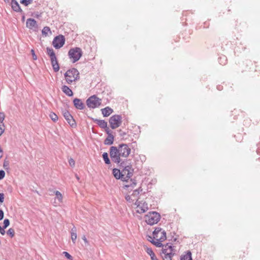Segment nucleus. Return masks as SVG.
Masks as SVG:
<instances>
[{
    "mask_svg": "<svg viewBox=\"0 0 260 260\" xmlns=\"http://www.w3.org/2000/svg\"><path fill=\"white\" fill-rule=\"evenodd\" d=\"M120 166L124 168L122 171L120 172L119 169L115 168L113 170V174L116 179H121L123 181H126L127 184L124 185V188L132 190L136 186L137 182L135 180L131 179L129 183L126 178L128 179L133 176L134 169L131 166H126L124 162H121Z\"/></svg>",
    "mask_w": 260,
    "mask_h": 260,
    "instance_id": "1",
    "label": "nucleus"
},
{
    "mask_svg": "<svg viewBox=\"0 0 260 260\" xmlns=\"http://www.w3.org/2000/svg\"><path fill=\"white\" fill-rule=\"evenodd\" d=\"M68 84H71L73 82L80 79L79 72L75 68L68 70L64 75Z\"/></svg>",
    "mask_w": 260,
    "mask_h": 260,
    "instance_id": "2",
    "label": "nucleus"
},
{
    "mask_svg": "<svg viewBox=\"0 0 260 260\" xmlns=\"http://www.w3.org/2000/svg\"><path fill=\"white\" fill-rule=\"evenodd\" d=\"M110 156L112 161L117 164L123 162L121 154L117 147L111 146L110 148Z\"/></svg>",
    "mask_w": 260,
    "mask_h": 260,
    "instance_id": "3",
    "label": "nucleus"
},
{
    "mask_svg": "<svg viewBox=\"0 0 260 260\" xmlns=\"http://www.w3.org/2000/svg\"><path fill=\"white\" fill-rule=\"evenodd\" d=\"M160 214L156 212H150L145 216L146 222L150 225L157 223L160 220Z\"/></svg>",
    "mask_w": 260,
    "mask_h": 260,
    "instance_id": "4",
    "label": "nucleus"
},
{
    "mask_svg": "<svg viewBox=\"0 0 260 260\" xmlns=\"http://www.w3.org/2000/svg\"><path fill=\"white\" fill-rule=\"evenodd\" d=\"M68 55L70 58L72 59V62L74 63L79 60L82 55V51L81 48L75 47L69 50Z\"/></svg>",
    "mask_w": 260,
    "mask_h": 260,
    "instance_id": "5",
    "label": "nucleus"
},
{
    "mask_svg": "<svg viewBox=\"0 0 260 260\" xmlns=\"http://www.w3.org/2000/svg\"><path fill=\"white\" fill-rule=\"evenodd\" d=\"M101 102L102 100L95 95L90 96L86 100L87 106L89 108L93 109L99 107L101 104Z\"/></svg>",
    "mask_w": 260,
    "mask_h": 260,
    "instance_id": "6",
    "label": "nucleus"
},
{
    "mask_svg": "<svg viewBox=\"0 0 260 260\" xmlns=\"http://www.w3.org/2000/svg\"><path fill=\"white\" fill-rule=\"evenodd\" d=\"M109 123L112 129L118 127L122 123V117L119 115H114L109 119Z\"/></svg>",
    "mask_w": 260,
    "mask_h": 260,
    "instance_id": "7",
    "label": "nucleus"
},
{
    "mask_svg": "<svg viewBox=\"0 0 260 260\" xmlns=\"http://www.w3.org/2000/svg\"><path fill=\"white\" fill-rule=\"evenodd\" d=\"M153 235L154 239L161 241H165L167 238L166 232L159 228H155L153 232Z\"/></svg>",
    "mask_w": 260,
    "mask_h": 260,
    "instance_id": "8",
    "label": "nucleus"
},
{
    "mask_svg": "<svg viewBox=\"0 0 260 260\" xmlns=\"http://www.w3.org/2000/svg\"><path fill=\"white\" fill-rule=\"evenodd\" d=\"M120 151L121 157L126 158L131 153V148L126 144H121L117 147Z\"/></svg>",
    "mask_w": 260,
    "mask_h": 260,
    "instance_id": "9",
    "label": "nucleus"
},
{
    "mask_svg": "<svg viewBox=\"0 0 260 260\" xmlns=\"http://www.w3.org/2000/svg\"><path fill=\"white\" fill-rule=\"evenodd\" d=\"M65 38L63 35L55 37L52 42V45L56 49H59L64 44Z\"/></svg>",
    "mask_w": 260,
    "mask_h": 260,
    "instance_id": "10",
    "label": "nucleus"
},
{
    "mask_svg": "<svg viewBox=\"0 0 260 260\" xmlns=\"http://www.w3.org/2000/svg\"><path fill=\"white\" fill-rule=\"evenodd\" d=\"M63 115L64 118L71 127H75L76 126V123L75 122V120L73 118V117L69 113V112L66 111L64 112H63Z\"/></svg>",
    "mask_w": 260,
    "mask_h": 260,
    "instance_id": "11",
    "label": "nucleus"
},
{
    "mask_svg": "<svg viewBox=\"0 0 260 260\" xmlns=\"http://www.w3.org/2000/svg\"><path fill=\"white\" fill-rule=\"evenodd\" d=\"M162 253L164 254V255H174L175 253L174 251V246H172L171 245H169V244H167L164 246L162 248Z\"/></svg>",
    "mask_w": 260,
    "mask_h": 260,
    "instance_id": "12",
    "label": "nucleus"
},
{
    "mask_svg": "<svg viewBox=\"0 0 260 260\" xmlns=\"http://www.w3.org/2000/svg\"><path fill=\"white\" fill-rule=\"evenodd\" d=\"M26 25L30 29L36 31L38 28L37 21L32 18H28L26 20Z\"/></svg>",
    "mask_w": 260,
    "mask_h": 260,
    "instance_id": "13",
    "label": "nucleus"
},
{
    "mask_svg": "<svg viewBox=\"0 0 260 260\" xmlns=\"http://www.w3.org/2000/svg\"><path fill=\"white\" fill-rule=\"evenodd\" d=\"M73 104L75 108L77 109L83 110L85 108V105L81 99L75 98L73 100Z\"/></svg>",
    "mask_w": 260,
    "mask_h": 260,
    "instance_id": "14",
    "label": "nucleus"
},
{
    "mask_svg": "<svg viewBox=\"0 0 260 260\" xmlns=\"http://www.w3.org/2000/svg\"><path fill=\"white\" fill-rule=\"evenodd\" d=\"M51 65L52 66L53 69L55 72H57L59 70V66L56 57H51L50 58Z\"/></svg>",
    "mask_w": 260,
    "mask_h": 260,
    "instance_id": "15",
    "label": "nucleus"
},
{
    "mask_svg": "<svg viewBox=\"0 0 260 260\" xmlns=\"http://www.w3.org/2000/svg\"><path fill=\"white\" fill-rule=\"evenodd\" d=\"M11 7L12 9L16 12H22L18 3L16 0H12Z\"/></svg>",
    "mask_w": 260,
    "mask_h": 260,
    "instance_id": "16",
    "label": "nucleus"
},
{
    "mask_svg": "<svg viewBox=\"0 0 260 260\" xmlns=\"http://www.w3.org/2000/svg\"><path fill=\"white\" fill-rule=\"evenodd\" d=\"M142 191L141 187H139L138 189H135L133 193L131 194L134 201H138V197L140 192Z\"/></svg>",
    "mask_w": 260,
    "mask_h": 260,
    "instance_id": "17",
    "label": "nucleus"
},
{
    "mask_svg": "<svg viewBox=\"0 0 260 260\" xmlns=\"http://www.w3.org/2000/svg\"><path fill=\"white\" fill-rule=\"evenodd\" d=\"M93 121L102 128H105L107 126V122L104 120L93 119Z\"/></svg>",
    "mask_w": 260,
    "mask_h": 260,
    "instance_id": "18",
    "label": "nucleus"
},
{
    "mask_svg": "<svg viewBox=\"0 0 260 260\" xmlns=\"http://www.w3.org/2000/svg\"><path fill=\"white\" fill-rule=\"evenodd\" d=\"M101 111L102 114L104 117L109 116L113 112V109L109 107H107L104 109H102Z\"/></svg>",
    "mask_w": 260,
    "mask_h": 260,
    "instance_id": "19",
    "label": "nucleus"
},
{
    "mask_svg": "<svg viewBox=\"0 0 260 260\" xmlns=\"http://www.w3.org/2000/svg\"><path fill=\"white\" fill-rule=\"evenodd\" d=\"M62 91L68 96H71L73 95L72 90L67 86L63 85L61 87Z\"/></svg>",
    "mask_w": 260,
    "mask_h": 260,
    "instance_id": "20",
    "label": "nucleus"
},
{
    "mask_svg": "<svg viewBox=\"0 0 260 260\" xmlns=\"http://www.w3.org/2000/svg\"><path fill=\"white\" fill-rule=\"evenodd\" d=\"M114 137L113 135H109L105 140L104 144L107 145H111L114 142Z\"/></svg>",
    "mask_w": 260,
    "mask_h": 260,
    "instance_id": "21",
    "label": "nucleus"
},
{
    "mask_svg": "<svg viewBox=\"0 0 260 260\" xmlns=\"http://www.w3.org/2000/svg\"><path fill=\"white\" fill-rule=\"evenodd\" d=\"M146 251L150 256L151 260H158L155 253L151 248L146 247Z\"/></svg>",
    "mask_w": 260,
    "mask_h": 260,
    "instance_id": "22",
    "label": "nucleus"
},
{
    "mask_svg": "<svg viewBox=\"0 0 260 260\" xmlns=\"http://www.w3.org/2000/svg\"><path fill=\"white\" fill-rule=\"evenodd\" d=\"M180 260H192L191 252L190 251H187L184 255H182Z\"/></svg>",
    "mask_w": 260,
    "mask_h": 260,
    "instance_id": "23",
    "label": "nucleus"
},
{
    "mask_svg": "<svg viewBox=\"0 0 260 260\" xmlns=\"http://www.w3.org/2000/svg\"><path fill=\"white\" fill-rule=\"evenodd\" d=\"M156 241H154V240H149V241H150L151 243H152L153 244H154L155 246L157 247H164L165 245H164L161 242L164 241H161L160 240H157Z\"/></svg>",
    "mask_w": 260,
    "mask_h": 260,
    "instance_id": "24",
    "label": "nucleus"
},
{
    "mask_svg": "<svg viewBox=\"0 0 260 260\" xmlns=\"http://www.w3.org/2000/svg\"><path fill=\"white\" fill-rule=\"evenodd\" d=\"M47 53L50 56V58H51V57L53 58V57H56L55 54L54 50L52 48L47 47Z\"/></svg>",
    "mask_w": 260,
    "mask_h": 260,
    "instance_id": "25",
    "label": "nucleus"
},
{
    "mask_svg": "<svg viewBox=\"0 0 260 260\" xmlns=\"http://www.w3.org/2000/svg\"><path fill=\"white\" fill-rule=\"evenodd\" d=\"M103 158L105 161V163L107 165H109L111 163L110 160L108 156V154L107 152H104L103 154Z\"/></svg>",
    "mask_w": 260,
    "mask_h": 260,
    "instance_id": "26",
    "label": "nucleus"
},
{
    "mask_svg": "<svg viewBox=\"0 0 260 260\" xmlns=\"http://www.w3.org/2000/svg\"><path fill=\"white\" fill-rule=\"evenodd\" d=\"M141 206L142 209L140 212L141 213H144L148 209V204L145 202L143 203H141Z\"/></svg>",
    "mask_w": 260,
    "mask_h": 260,
    "instance_id": "27",
    "label": "nucleus"
},
{
    "mask_svg": "<svg viewBox=\"0 0 260 260\" xmlns=\"http://www.w3.org/2000/svg\"><path fill=\"white\" fill-rule=\"evenodd\" d=\"M226 58L224 56H221L218 58V61L220 64L224 65L226 63Z\"/></svg>",
    "mask_w": 260,
    "mask_h": 260,
    "instance_id": "28",
    "label": "nucleus"
},
{
    "mask_svg": "<svg viewBox=\"0 0 260 260\" xmlns=\"http://www.w3.org/2000/svg\"><path fill=\"white\" fill-rule=\"evenodd\" d=\"M50 32L51 34L50 28L48 26H45L43 28L42 31V33L43 35L45 36H47L48 33Z\"/></svg>",
    "mask_w": 260,
    "mask_h": 260,
    "instance_id": "29",
    "label": "nucleus"
},
{
    "mask_svg": "<svg viewBox=\"0 0 260 260\" xmlns=\"http://www.w3.org/2000/svg\"><path fill=\"white\" fill-rule=\"evenodd\" d=\"M49 117H50V118L51 119V120L53 121V122H56L58 120V116L57 115L53 113V112H51L50 115H49Z\"/></svg>",
    "mask_w": 260,
    "mask_h": 260,
    "instance_id": "30",
    "label": "nucleus"
},
{
    "mask_svg": "<svg viewBox=\"0 0 260 260\" xmlns=\"http://www.w3.org/2000/svg\"><path fill=\"white\" fill-rule=\"evenodd\" d=\"M119 135L121 137L122 139L125 140H126L127 139V134H126V132H123L121 129H120L119 131Z\"/></svg>",
    "mask_w": 260,
    "mask_h": 260,
    "instance_id": "31",
    "label": "nucleus"
},
{
    "mask_svg": "<svg viewBox=\"0 0 260 260\" xmlns=\"http://www.w3.org/2000/svg\"><path fill=\"white\" fill-rule=\"evenodd\" d=\"M135 204L137 206V212L139 213H142L141 212H140V211H141V210L142 209V208H141V202H139V201H136Z\"/></svg>",
    "mask_w": 260,
    "mask_h": 260,
    "instance_id": "32",
    "label": "nucleus"
},
{
    "mask_svg": "<svg viewBox=\"0 0 260 260\" xmlns=\"http://www.w3.org/2000/svg\"><path fill=\"white\" fill-rule=\"evenodd\" d=\"M7 234L8 235H9L11 238H12L14 236L15 231L13 229L10 228L7 231Z\"/></svg>",
    "mask_w": 260,
    "mask_h": 260,
    "instance_id": "33",
    "label": "nucleus"
},
{
    "mask_svg": "<svg viewBox=\"0 0 260 260\" xmlns=\"http://www.w3.org/2000/svg\"><path fill=\"white\" fill-rule=\"evenodd\" d=\"M33 0H21L20 3L23 4L25 6H28L29 4L32 2Z\"/></svg>",
    "mask_w": 260,
    "mask_h": 260,
    "instance_id": "34",
    "label": "nucleus"
},
{
    "mask_svg": "<svg viewBox=\"0 0 260 260\" xmlns=\"http://www.w3.org/2000/svg\"><path fill=\"white\" fill-rule=\"evenodd\" d=\"M55 194L56 195V198L58 199L59 201H61L62 199V194L60 193V192L58 191H56L55 192Z\"/></svg>",
    "mask_w": 260,
    "mask_h": 260,
    "instance_id": "35",
    "label": "nucleus"
},
{
    "mask_svg": "<svg viewBox=\"0 0 260 260\" xmlns=\"http://www.w3.org/2000/svg\"><path fill=\"white\" fill-rule=\"evenodd\" d=\"M10 224V220L8 219H5L4 220V229H6Z\"/></svg>",
    "mask_w": 260,
    "mask_h": 260,
    "instance_id": "36",
    "label": "nucleus"
},
{
    "mask_svg": "<svg viewBox=\"0 0 260 260\" xmlns=\"http://www.w3.org/2000/svg\"><path fill=\"white\" fill-rule=\"evenodd\" d=\"M125 199L126 200V201H127L129 203H132L134 201V199L132 198L131 195H126L125 197Z\"/></svg>",
    "mask_w": 260,
    "mask_h": 260,
    "instance_id": "37",
    "label": "nucleus"
},
{
    "mask_svg": "<svg viewBox=\"0 0 260 260\" xmlns=\"http://www.w3.org/2000/svg\"><path fill=\"white\" fill-rule=\"evenodd\" d=\"M62 254L69 259L72 260L73 257L68 252L66 251H63L62 252Z\"/></svg>",
    "mask_w": 260,
    "mask_h": 260,
    "instance_id": "38",
    "label": "nucleus"
},
{
    "mask_svg": "<svg viewBox=\"0 0 260 260\" xmlns=\"http://www.w3.org/2000/svg\"><path fill=\"white\" fill-rule=\"evenodd\" d=\"M71 239H72V242L75 244L76 242V239H77V234H75L74 233H71Z\"/></svg>",
    "mask_w": 260,
    "mask_h": 260,
    "instance_id": "39",
    "label": "nucleus"
},
{
    "mask_svg": "<svg viewBox=\"0 0 260 260\" xmlns=\"http://www.w3.org/2000/svg\"><path fill=\"white\" fill-rule=\"evenodd\" d=\"M69 163L71 167H74L75 165V162L72 158H69Z\"/></svg>",
    "mask_w": 260,
    "mask_h": 260,
    "instance_id": "40",
    "label": "nucleus"
},
{
    "mask_svg": "<svg viewBox=\"0 0 260 260\" xmlns=\"http://www.w3.org/2000/svg\"><path fill=\"white\" fill-rule=\"evenodd\" d=\"M9 161L5 160V161L4 162V164H3V167H4V169L6 170L9 169Z\"/></svg>",
    "mask_w": 260,
    "mask_h": 260,
    "instance_id": "41",
    "label": "nucleus"
},
{
    "mask_svg": "<svg viewBox=\"0 0 260 260\" xmlns=\"http://www.w3.org/2000/svg\"><path fill=\"white\" fill-rule=\"evenodd\" d=\"M5 118V115L3 113H0V124H4L3 121Z\"/></svg>",
    "mask_w": 260,
    "mask_h": 260,
    "instance_id": "42",
    "label": "nucleus"
},
{
    "mask_svg": "<svg viewBox=\"0 0 260 260\" xmlns=\"http://www.w3.org/2000/svg\"><path fill=\"white\" fill-rule=\"evenodd\" d=\"M174 255H164L162 256L163 260H172V258Z\"/></svg>",
    "mask_w": 260,
    "mask_h": 260,
    "instance_id": "43",
    "label": "nucleus"
},
{
    "mask_svg": "<svg viewBox=\"0 0 260 260\" xmlns=\"http://www.w3.org/2000/svg\"><path fill=\"white\" fill-rule=\"evenodd\" d=\"M5 176V172L3 170H0V180L3 179Z\"/></svg>",
    "mask_w": 260,
    "mask_h": 260,
    "instance_id": "44",
    "label": "nucleus"
},
{
    "mask_svg": "<svg viewBox=\"0 0 260 260\" xmlns=\"http://www.w3.org/2000/svg\"><path fill=\"white\" fill-rule=\"evenodd\" d=\"M31 53L32 54L33 59L34 60H37V56L35 54L34 50H33V49L31 50Z\"/></svg>",
    "mask_w": 260,
    "mask_h": 260,
    "instance_id": "45",
    "label": "nucleus"
},
{
    "mask_svg": "<svg viewBox=\"0 0 260 260\" xmlns=\"http://www.w3.org/2000/svg\"><path fill=\"white\" fill-rule=\"evenodd\" d=\"M4 194L3 193H0V203H3L4 202Z\"/></svg>",
    "mask_w": 260,
    "mask_h": 260,
    "instance_id": "46",
    "label": "nucleus"
},
{
    "mask_svg": "<svg viewBox=\"0 0 260 260\" xmlns=\"http://www.w3.org/2000/svg\"><path fill=\"white\" fill-rule=\"evenodd\" d=\"M4 124H0V136L2 135V134L4 133Z\"/></svg>",
    "mask_w": 260,
    "mask_h": 260,
    "instance_id": "47",
    "label": "nucleus"
},
{
    "mask_svg": "<svg viewBox=\"0 0 260 260\" xmlns=\"http://www.w3.org/2000/svg\"><path fill=\"white\" fill-rule=\"evenodd\" d=\"M4 211L2 209H0V220H2L4 218Z\"/></svg>",
    "mask_w": 260,
    "mask_h": 260,
    "instance_id": "48",
    "label": "nucleus"
},
{
    "mask_svg": "<svg viewBox=\"0 0 260 260\" xmlns=\"http://www.w3.org/2000/svg\"><path fill=\"white\" fill-rule=\"evenodd\" d=\"M105 131L106 133L107 134L108 136H109V135H112L111 131L109 129V128L107 126L105 128Z\"/></svg>",
    "mask_w": 260,
    "mask_h": 260,
    "instance_id": "49",
    "label": "nucleus"
},
{
    "mask_svg": "<svg viewBox=\"0 0 260 260\" xmlns=\"http://www.w3.org/2000/svg\"><path fill=\"white\" fill-rule=\"evenodd\" d=\"M74 233L75 234H77V229L75 226H74L72 228L71 231V233Z\"/></svg>",
    "mask_w": 260,
    "mask_h": 260,
    "instance_id": "50",
    "label": "nucleus"
},
{
    "mask_svg": "<svg viewBox=\"0 0 260 260\" xmlns=\"http://www.w3.org/2000/svg\"><path fill=\"white\" fill-rule=\"evenodd\" d=\"M82 240L84 241L85 243H88V241L85 237V236H83L82 238Z\"/></svg>",
    "mask_w": 260,
    "mask_h": 260,
    "instance_id": "51",
    "label": "nucleus"
},
{
    "mask_svg": "<svg viewBox=\"0 0 260 260\" xmlns=\"http://www.w3.org/2000/svg\"><path fill=\"white\" fill-rule=\"evenodd\" d=\"M2 155H3V150L0 148V158L2 157Z\"/></svg>",
    "mask_w": 260,
    "mask_h": 260,
    "instance_id": "52",
    "label": "nucleus"
},
{
    "mask_svg": "<svg viewBox=\"0 0 260 260\" xmlns=\"http://www.w3.org/2000/svg\"><path fill=\"white\" fill-rule=\"evenodd\" d=\"M154 238H152L151 236H149L148 237V240L149 241V240H154L153 239Z\"/></svg>",
    "mask_w": 260,
    "mask_h": 260,
    "instance_id": "53",
    "label": "nucleus"
},
{
    "mask_svg": "<svg viewBox=\"0 0 260 260\" xmlns=\"http://www.w3.org/2000/svg\"><path fill=\"white\" fill-rule=\"evenodd\" d=\"M24 20H25V16L23 15V16H22V20L23 21H24Z\"/></svg>",
    "mask_w": 260,
    "mask_h": 260,
    "instance_id": "54",
    "label": "nucleus"
},
{
    "mask_svg": "<svg viewBox=\"0 0 260 260\" xmlns=\"http://www.w3.org/2000/svg\"><path fill=\"white\" fill-rule=\"evenodd\" d=\"M76 178H77V179L78 180H79V177H78V176H76Z\"/></svg>",
    "mask_w": 260,
    "mask_h": 260,
    "instance_id": "55",
    "label": "nucleus"
},
{
    "mask_svg": "<svg viewBox=\"0 0 260 260\" xmlns=\"http://www.w3.org/2000/svg\"><path fill=\"white\" fill-rule=\"evenodd\" d=\"M5 1H6V0H4Z\"/></svg>",
    "mask_w": 260,
    "mask_h": 260,
    "instance_id": "56",
    "label": "nucleus"
}]
</instances>
